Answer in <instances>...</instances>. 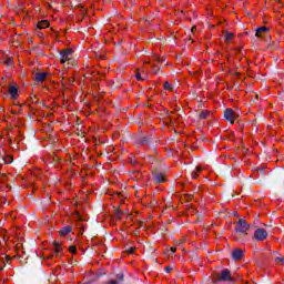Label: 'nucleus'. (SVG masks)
<instances>
[{
  "label": "nucleus",
  "instance_id": "obj_1",
  "mask_svg": "<svg viewBox=\"0 0 284 284\" xmlns=\"http://www.w3.org/2000/svg\"><path fill=\"white\" fill-rule=\"evenodd\" d=\"M219 282L222 283H233L234 278H232V273L230 272V268L222 270L219 274L212 277V283L216 284Z\"/></svg>",
  "mask_w": 284,
  "mask_h": 284
},
{
  "label": "nucleus",
  "instance_id": "obj_2",
  "mask_svg": "<svg viewBox=\"0 0 284 284\" xmlns=\"http://www.w3.org/2000/svg\"><path fill=\"white\" fill-rule=\"evenodd\" d=\"M250 231V224L245 219H240L235 225V232L239 234H247Z\"/></svg>",
  "mask_w": 284,
  "mask_h": 284
},
{
  "label": "nucleus",
  "instance_id": "obj_3",
  "mask_svg": "<svg viewBox=\"0 0 284 284\" xmlns=\"http://www.w3.org/2000/svg\"><path fill=\"white\" fill-rule=\"evenodd\" d=\"M152 176L156 185H161V183H165V181H168V179L165 178V173L161 171H153Z\"/></svg>",
  "mask_w": 284,
  "mask_h": 284
},
{
  "label": "nucleus",
  "instance_id": "obj_4",
  "mask_svg": "<svg viewBox=\"0 0 284 284\" xmlns=\"http://www.w3.org/2000/svg\"><path fill=\"white\" fill-rule=\"evenodd\" d=\"M224 119L226 121H229V123H231V125H234V121H236V119H239V114H236V112H234L232 109H226L224 111Z\"/></svg>",
  "mask_w": 284,
  "mask_h": 284
},
{
  "label": "nucleus",
  "instance_id": "obj_5",
  "mask_svg": "<svg viewBox=\"0 0 284 284\" xmlns=\"http://www.w3.org/2000/svg\"><path fill=\"white\" fill-rule=\"evenodd\" d=\"M254 239L255 241H265V239H267V231L265 229H256Z\"/></svg>",
  "mask_w": 284,
  "mask_h": 284
},
{
  "label": "nucleus",
  "instance_id": "obj_6",
  "mask_svg": "<svg viewBox=\"0 0 284 284\" xmlns=\"http://www.w3.org/2000/svg\"><path fill=\"white\" fill-rule=\"evenodd\" d=\"M60 63H65L67 61H70V57L72 55V50L71 49H64L63 51L60 52Z\"/></svg>",
  "mask_w": 284,
  "mask_h": 284
},
{
  "label": "nucleus",
  "instance_id": "obj_7",
  "mask_svg": "<svg viewBox=\"0 0 284 284\" xmlns=\"http://www.w3.org/2000/svg\"><path fill=\"white\" fill-rule=\"evenodd\" d=\"M231 256L233 261H241V258H243V250L241 248L233 250V252L231 253Z\"/></svg>",
  "mask_w": 284,
  "mask_h": 284
},
{
  "label": "nucleus",
  "instance_id": "obj_8",
  "mask_svg": "<svg viewBox=\"0 0 284 284\" xmlns=\"http://www.w3.org/2000/svg\"><path fill=\"white\" fill-rule=\"evenodd\" d=\"M150 143H154L153 135H146L140 139V145H150Z\"/></svg>",
  "mask_w": 284,
  "mask_h": 284
},
{
  "label": "nucleus",
  "instance_id": "obj_9",
  "mask_svg": "<svg viewBox=\"0 0 284 284\" xmlns=\"http://www.w3.org/2000/svg\"><path fill=\"white\" fill-rule=\"evenodd\" d=\"M47 78H48V73H45V72H38L34 75V81L37 83H43V80L47 79Z\"/></svg>",
  "mask_w": 284,
  "mask_h": 284
},
{
  "label": "nucleus",
  "instance_id": "obj_10",
  "mask_svg": "<svg viewBox=\"0 0 284 284\" xmlns=\"http://www.w3.org/2000/svg\"><path fill=\"white\" fill-rule=\"evenodd\" d=\"M9 94H10L11 99H17L19 97V89H17L16 85H11L9 88Z\"/></svg>",
  "mask_w": 284,
  "mask_h": 284
},
{
  "label": "nucleus",
  "instance_id": "obj_11",
  "mask_svg": "<svg viewBox=\"0 0 284 284\" xmlns=\"http://www.w3.org/2000/svg\"><path fill=\"white\" fill-rule=\"evenodd\" d=\"M70 232H72V227L64 226L60 230V236H68V234H70Z\"/></svg>",
  "mask_w": 284,
  "mask_h": 284
},
{
  "label": "nucleus",
  "instance_id": "obj_12",
  "mask_svg": "<svg viewBox=\"0 0 284 284\" xmlns=\"http://www.w3.org/2000/svg\"><path fill=\"white\" fill-rule=\"evenodd\" d=\"M61 244L59 242H53V252L55 256H59L61 254Z\"/></svg>",
  "mask_w": 284,
  "mask_h": 284
},
{
  "label": "nucleus",
  "instance_id": "obj_13",
  "mask_svg": "<svg viewBox=\"0 0 284 284\" xmlns=\"http://www.w3.org/2000/svg\"><path fill=\"white\" fill-rule=\"evenodd\" d=\"M38 28L40 30H43L45 28H50V22H48V20H42V21L38 22Z\"/></svg>",
  "mask_w": 284,
  "mask_h": 284
},
{
  "label": "nucleus",
  "instance_id": "obj_14",
  "mask_svg": "<svg viewBox=\"0 0 284 284\" xmlns=\"http://www.w3.org/2000/svg\"><path fill=\"white\" fill-rule=\"evenodd\" d=\"M199 119H201V120L210 119V111H207V110L201 111L199 113Z\"/></svg>",
  "mask_w": 284,
  "mask_h": 284
},
{
  "label": "nucleus",
  "instance_id": "obj_15",
  "mask_svg": "<svg viewBox=\"0 0 284 284\" xmlns=\"http://www.w3.org/2000/svg\"><path fill=\"white\" fill-rule=\"evenodd\" d=\"M262 32H270V29L267 27H260L256 29L255 37H261Z\"/></svg>",
  "mask_w": 284,
  "mask_h": 284
},
{
  "label": "nucleus",
  "instance_id": "obj_16",
  "mask_svg": "<svg viewBox=\"0 0 284 284\" xmlns=\"http://www.w3.org/2000/svg\"><path fill=\"white\" fill-rule=\"evenodd\" d=\"M224 39H225L226 43H230V41H232V39H234V33L224 31Z\"/></svg>",
  "mask_w": 284,
  "mask_h": 284
},
{
  "label": "nucleus",
  "instance_id": "obj_17",
  "mask_svg": "<svg viewBox=\"0 0 284 284\" xmlns=\"http://www.w3.org/2000/svg\"><path fill=\"white\" fill-rule=\"evenodd\" d=\"M253 171L257 172V174H260L261 176H264V174H265V169H263L261 166H254Z\"/></svg>",
  "mask_w": 284,
  "mask_h": 284
},
{
  "label": "nucleus",
  "instance_id": "obj_18",
  "mask_svg": "<svg viewBox=\"0 0 284 284\" xmlns=\"http://www.w3.org/2000/svg\"><path fill=\"white\" fill-rule=\"evenodd\" d=\"M6 258H8V256L6 255H0V263H3V266H0V272H3V270L6 268Z\"/></svg>",
  "mask_w": 284,
  "mask_h": 284
},
{
  "label": "nucleus",
  "instance_id": "obj_19",
  "mask_svg": "<svg viewBox=\"0 0 284 284\" xmlns=\"http://www.w3.org/2000/svg\"><path fill=\"white\" fill-rule=\"evenodd\" d=\"M200 172H203V169L195 168V170L192 172V179H197Z\"/></svg>",
  "mask_w": 284,
  "mask_h": 284
},
{
  "label": "nucleus",
  "instance_id": "obj_20",
  "mask_svg": "<svg viewBox=\"0 0 284 284\" xmlns=\"http://www.w3.org/2000/svg\"><path fill=\"white\" fill-rule=\"evenodd\" d=\"M3 162H4L7 165H10V163H12V156H11V155H7L6 158H3Z\"/></svg>",
  "mask_w": 284,
  "mask_h": 284
},
{
  "label": "nucleus",
  "instance_id": "obj_21",
  "mask_svg": "<svg viewBox=\"0 0 284 284\" xmlns=\"http://www.w3.org/2000/svg\"><path fill=\"white\" fill-rule=\"evenodd\" d=\"M12 63H13L12 58H10V57L6 58L4 65H12Z\"/></svg>",
  "mask_w": 284,
  "mask_h": 284
},
{
  "label": "nucleus",
  "instance_id": "obj_22",
  "mask_svg": "<svg viewBox=\"0 0 284 284\" xmlns=\"http://www.w3.org/2000/svg\"><path fill=\"white\" fill-rule=\"evenodd\" d=\"M115 216L119 221H121V216H123V211L116 210L115 211Z\"/></svg>",
  "mask_w": 284,
  "mask_h": 284
},
{
  "label": "nucleus",
  "instance_id": "obj_23",
  "mask_svg": "<svg viewBox=\"0 0 284 284\" xmlns=\"http://www.w3.org/2000/svg\"><path fill=\"white\" fill-rule=\"evenodd\" d=\"M124 275L123 273L118 274V283H123Z\"/></svg>",
  "mask_w": 284,
  "mask_h": 284
},
{
  "label": "nucleus",
  "instance_id": "obj_24",
  "mask_svg": "<svg viewBox=\"0 0 284 284\" xmlns=\"http://www.w3.org/2000/svg\"><path fill=\"white\" fill-rule=\"evenodd\" d=\"M164 90H173L172 84H170V82H165L164 83Z\"/></svg>",
  "mask_w": 284,
  "mask_h": 284
},
{
  "label": "nucleus",
  "instance_id": "obj_25",
  "mask_svg": "<svg viewBox=\"0 0 284 284\" xmlns=\"http://www.w3.org/2000/svg\"><path fill=\"white\" fill-rule=\"evenodd\" d=\"M161 234H168V227L165 225L161 226Z\"/></svg>",
  "mask_w": 284,
  "mask_h": 284
},
{
  "label": "nucleus",
  "instance_id": "obj_26",
  "mask_svg": "<svg viewBox=\"0 0 284 284\" xmlns=\"http://www.w3.org/2000/svg\"><path fill=\"white\" fill-rule=\"evenodd\" d=\"M69 252H71V254H75L77 253V246H74V245L70 246Z\"/></svg>",
  "mask_w": 284,
  "mask_h": 284
},
{
  "label": "nucleus",
  "instance_id": "obj_27",
  "mask_svg": "<svg viewBox=\"0 0 284 284\" xmlns=\"http://www.w3.org/2000/svg\"><path fill=\"white\" fill-rule=\"evenodd\" d=\"M134 247L130 246L129 248H126L128 254H134Z\"/></svg>",
  "mask_w": 284,
  "mask_h": 284
},
{
  "label": "nucleus",
  "instance_id": "obj_28",
  "mask_svg": "<svg viewBox=\"0 0 284 284\" xmlns=\"http://www.w3.org/2000/svg\"><path fill=\"white\" fill-rule=\"evenodd\" d=\"M135 79H136L138 81H143V78L141 77V73H139V72H136Z\"/></svg>",
  "mask_w": 284,
  "mask_h": 284
},
{
  "label": "nucleus",
  "instance_id": "obj_29",
  "mask_svg": "<svg viewBox=\"0 0 284 284\" xmlns=\"http://www.w3.org/2000/svg\"><path fill=\"white\" fill-rule=\"evenodd\" d=\"M275 261L280 262V263H282V265H284V257H276Z\"/></svg>",
  "mask_w": 284,
  "mask_h": 284
},
{
  "label": "nucleus",
  "instance_id": "obj_30",
  "mask_svg": "<svg viewBox=\"0 0 284 284\" xmlns=\"http://www.w3.org/2000/svg\"><path fill=\"white\" fill-rule=\"evenodd\" d=\"M164 272H166V274H170V272H172V267L171 266L164 267Z\"/></svg>",
  "mask_w": 284,
  "mask_h": 284
},
{
  "label": "nucleus",
  "instance_id": "obj_31",
  "mask_svg": "<svg viewBox=\"0 0 284 284\" xmlns=\"http://www.w3.org/2000/svg\"><path fill=\"white\" fill-rule=\"evenodd\" d=\"M192 261H199V255H196L195 253L192 254Z\"/></svg>",
  "mask_w": 284,
  "mask_h": 284
},
{
  "label": "nucleus",
  "instance_id": "obj_32",
  "mask_svg": "<svg viewBox=\"0 0 284 284\" xmlns=\"http://www.w3.org/2000/svg\"><path fill=\"white\" fill-rule=\"evenodd\" d=\"M169 252H171V254H174V252H176V247H171Z\"/></svg>",
  "mask_w": 284,
  "mask_h": 284
},
{
  "label": "nucleus",
  "instance_id": "obj_33",
  "mask_svg": "<svg viewBox=\"0 0 284 284\" xmlns=\"http://www.w3.org/2000/svg\"><path fill=\"white\" fill-rule=\"evenodd\" d=\"M108 284H119V281L112 280V281L108 282Z\"/></svg>",
  "mask_w": 284,
  "mask_h": 284
},
{
  "label": "nucleus",
  "instance_id": "obj_34",
  "mask_svg": "<svg viewBox=\"0 0 284 284\" xmlns=\"http://www.w3.org/2000/svg\"><path fill=\"white\" fill-rule=\"evenodd\" d=\"M268 48L276 49V43L273 42L272 44L268 45Z\"/></svg>",
  "mask_w": 284,
  "mask_h": 284
},
{
  "label": "nucleus",
  "instance_id": "obj_35",
  "mask_svg": "<svg viewBox=\"0 0 284 284\" xmlns=\"http://www.w3.org/2000/svg\"><path fill=\"white\" fill-rule=\"evenodd\" d=\"M282 103H284V93L280 95Z\"/></svg>",
  "mask_w": 284,
  "mask_h": 284
},
{
  "label": "nucleus",
  "instance_id": "obj_36",
  "mask_svg": "<svg viewBox=\"0 0 284 284\" xmlns=\"http://www.w3.org/2000/svg\"><path fill=\"white\" fill-rule=\"evenodd\" d=\"M130 163H132V165H136V160H131Z\"/></svg>",
  "mask_w": 284,
  "mask_h": 284
},
{
  "label": "nucleus",
  "instance_id": "obj_37",
  "mask_svg": "<svg viewBox=\"0 0 284 284\" xmlns=\"http://www.w3.org/2000/svg\"><path fill=\"white\" fill-rule=\"evenodd\" d=\"M241 50H243V48H236L235 49L236 52H241Z\"/></svg>",
  "mask_w": 284,
  "mask_h": 284
},
{
  "label": "nucleus",
  "instance_id": "obj_38",
  "mask_svg": "<svg viewBox=\"0 0 284 284\" xmlns=\"http://www.w3.org/2000/svg\"><path fill=\"white\" fill-rule=\"evenodd\" d=\"M194 30H196V27H193V28L191 29V32H194Z\"/></svg>",
  "mask_w": 284,
  "mask_h": 284
},
{
  "label": "nucleus",
  "instance_id": "obj_39",
  "mask_svg": "<svg viewBox=\"0 0 284 284\" xmlns=\"http://www.w3.org/2000/svg\"><path fill=\"white\" fill-rule=\"evenodd\" d=\"M233 216H239V213H237V212H234V213H233Z\"/></svg>",
  "mask_w": 284,
  "mask_h": 284
},
{
  "label": "nucleus",
  "instance_id": "obj_40",
  "mask_svg": "<svg viewBox=\"0 0 284 284\" xmlns=\"http://www.w3.org/2000/svg\"><path fill=\"white\" fill-rule=\"evenodd\" d=\"M156 61H161V58L156 57Z\"/></svg>",
  "mask_w": 284,
  "mask_h": 284
},
{
  "label": "nucleus",
  "instance_id": "obj_41",
  "mask_svg": "<svg viewBox=\"0 0 284 284\" xmlns=\"http://www.w3.org/2000/svg\"><path fill=\"white\" fill-rule=\"evenodd\" d=\"M189 196V199H192V195H187Z\"/></svg>",
  "mask_w": 284,
  "mask_h": 284
}]
</instances>
